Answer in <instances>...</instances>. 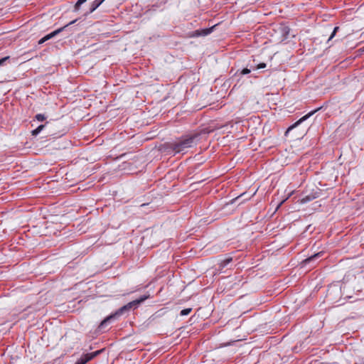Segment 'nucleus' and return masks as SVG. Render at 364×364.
<instances>
[{"mask_svg": "<svg viewBox=\"0 0 364 364\" xmlns=\"http://www.w3.org/2000/svg\"><path fill=\"white\" fill-rule=\"evenodd\" d=\"M150 295H143L140 296L139 299H135L132 301L129 302L126 305L122 306L119 309H117L114 313L110 314L104 318L98 326V331H102V330L107 326V325L113 319H116L123 315L125 313L129 312L132 309H137L141 304H142L145 300L149 298Z\"/></svg>", "mask_w": 364, "mask_h": 364, "instance_id": "1", "label": "nucleus"}, {"mask_svg": "<svg viewBox=\"0 0 364 364\" xmlns=\"http://www.w3.org/2000/svg\"><path fill=\"white\" fill-rule=\"evenodd\" d=\"M199 133H192L182 136L178 141L169 144V148L176 153L184 152L187 149L196 145L200 140Z\"/></svg>", "mask_w": 364, "mask_h": 364, "instance_id": "2", "label": "nucleus"}, {"mask_svg": "<svg viewBox=\"0 0 364 364\" xmlns=\"http://www.w3.org/2000/svg\"><path fill=\"white\" fill-rule=\"evenodd\" d=\"M77 20L75 19V20H73L72 21H70L69 23L66 24L65 26L51 32L50 33L45 36L43 38H41L38 41V44H43L46 41L50 40V38H52L53 37L55 36L57 34L60 33L61 31H63L66 27H68V26L70 25H72V24H74Z\"/></svg>", "mask_w": 364, "mask_h": 364, "instance_id": "3", "label": "nucleus"}, {"mask_svg": "<svg viewBox=\"0 0 364 364\" xmlns=\"http://www.w3.org/2000/svg\"><path fill=\"white\" fill-rule=\"evenodd\" d=\"M104 349H101L99 350H96L95 352L90 353H85L83 354L80 358H79L75 364H86L87 362L100 355Z\"/></svg>", "mask_w": 364, "mask_h": 364, "instance_id": "4", "label": "nucleus"}, {"mask_svg": "<svg viewBox=\"0 0 364 364\" xmlns=\"http://www.w3.org/2000/svg\"><path fill=\"white\" fill-rule=\"evenodd\" d=\"M320 192L318 191V189L316 188V191L312 192L311 193L307 194L304 196L301 200V203H306L309 201H311L314 199L317 198L319 197Z\"/></svg>", "mask_w": 364, "mask_h": 364, "instance_id": "5", "label": "nucleus"}, {"mask_svg": "<svg viewBox=\"0 0 364 364\" xmlns=\"http://www.w3.org/2000/svg\"><path fill=\"white\" fill-rule=\"evenodd\" d=\"M217 26V24L210 27V28H203V29H200V30H196L194 31V35L193 36H196V37H198V36H208L209 35L210 33H211L213 30L215 29V28Z\"/></svg>", "mask_w": 364, "mask_h": 364, "instance_id": "6", "label": "nucleus"}, {"mask_svg": "<svg viewBox=\"0 0 364 364\" xmlns=\"http://www.w3.org/2000/svg\"><path fill=\"white\" fill-rule=\"evenodd\" d=\"M316 112L315 111H313V112H311L309 113H308L307 114H306L305 116L302 117L301 119H299L297 122H296L294 124H293L292 125H291L288 129L285 132V135H287L288 133L291 131L293 129H294L295 127H296L297 126H299L301 122H303L304 121L306 120L309 117H311L314 112Z\"/></svg>", "mask_w": 364, "mask_h": 364, "instance_id": "7", "label": "nucleus"}, {"mask_svg": "<svg viewBox=\"0 0 364 364\" xmlns=\"http://www.w3.org/2000/svg\"><path fill=\"white\" fill-rule=\"evenodd\" d=\"M251 69H249L247 68H243L241 70H238L234 74L233 78L237 79V80L239 81L242 75L250 74L251 73Z\"/></svg>", "mask_w": 364, "mask_h": 364, "instance_id": "8", "label": "nucleus"}, {"mask_svg": "<svg viewBox=\"0 0 364 364\" xmlns=\"http://www.w3.org/2000/svg\"><path fill=\"white\" fill-rule=\"evenodd\" d=\"M323 255V252H319L318 253H316L313 255H311V257L305 259L304 260H303L302 263L304 264H309L311 262H314V261H316L317 259H318L319 258H321Z\"/></svg>", "mask_w": 364, "mask_h": 364, "instance_id": "9", "label": "nucleus"}, {"mask_svg": "<svg viewBox=\"0 0 364 364\" xmlns=\"http://www.w3.org/2000/svg\"><path fill=\"white\" fill-rule=\"evenodd\" d=\"M105 0H95L90 5V11L85 14L92 13L95 11Z\"/></svg>", "mask_w": 364, "mask_h": 364, "instance_id": "10", "label": "nucleus"}, {"mask_svg": "<svg viewBox=\"0 0 364 364\" xmlns=\"http://www.w3.org/2000/svg\"><path fill=\"white\" fill-rule=\"evenodd\" d=\"M232 257H228V258L222 260L220 263V269L225 268L226 266H228L232 262Z\"/></svg>", "mask_w": 364, "mask_h": 364, "instance_id": "11", "label": "nucleus"}, {"mask_svg": "<svg viewBox=\"0 0 364 364\" xmlns=\"http://www.w3.org/2000/svg\"><path fill=\"white\" fill-rule=\"evenodd\" d=\"M46 127V124H41L31 132L32 136H37Z\"/></svg>", "mask_w": 364, "mask_h": 364, "instance_id": "12", "label": "nucleus"}, {"mask_svg": "<svg viewBox=\"0 0 364 364\" xmlns=\"http://www.w3.org/2000/svg\"><path fill=\"white\" fill-rule=\"evenodd\" d=\"M10 60L9 56H6L0 59V66L5 65L7 62H9Z\"/></svg>", "mask_w": 364, "mask_h": 364, "instance_id": "13", "label": "nucleus"}, {"mask_svg": "<svg viewBox=\"0 0 364 364\" xmlns=\"http://www.w3.org/2000/svg\"><path fill=\"white\" fill-rule=\"evenodd\" d=\"M191 311H192V309H191V308L184 309L181 311L180 315L181 316H187L191 312Z\"/></svg>", "mask_w": 364, "mask_h": 364, "instance_id": "14", "label": "nucleus"}, {"mask_svg": "<svg viewBox=\"0 0 364 364\" xmlns=\"http://www.w3.org/2000/svg\"><path fill=\"white\" fill-rule=\"evenodd\" d=\"M86 1H87V0H78V1L76 2L75 5V11H77V10L80 9V6H81L82 4L85 3V2H86Z\"/></svg>", "mask_w": 364, "mask_h": 364, "instance_id": "15", "label": "nucleus"}, {"mask_svg": "<svg viewBox=\"0 0 364 364\" xmlns=\"http://www.w3.org/2000/svg\"><path fill=\"white\" fill-rule=\"evenodd\" d=\"M35 118L39 122H43L46 120V117L43 114H38L36 115Z\"/></svg>", "mask_w": 364, "mask_h": 364, "instance_id": "16", "label": "nucleus"}, {"mask_svg": "<svg viewBox=\"0 0 364 364\" xmlns=\"http://www.w3.org/2000/svg\"><path fill=\"white\" fill-rule=\"evenodd\" d=\"M266 67H267L266 63H261L258 64L255 68H253L252 70H255L265 68Z\"/></svg>", "mask_w": 364, "mask_h": 364, "instance_id": "17", "label": "nucleus"}, {"mask_svg": "<svg viewBox=\"0 0 364 364\" xmlns=\"http://www.w3.org/2000/svg\"><path fill=\"white\" fill-rule=\"evenodd\" d=\"M338 29H339L338 26H336L333 28V31L328 40V41H331L335 36V35H336V32L338 31Z\"/></svg>", "mask_w": 364, "mask_h": 364, "instance_id": "18", "label": "nucleus"}, {"mask_svg": "<svg viewBox=\"0 0 364 364\" xmlns=\"http://www.w3.org/2000/svg\"><path fill=\"white\" fill-rule=\"evenodd\" d=\"M354 364H364V358H360L357 362Z\"/></svg>", "mask_w": 364, "mask_h": 364, "instance_id": "19", "label": "nucleus"}]
</instances>
